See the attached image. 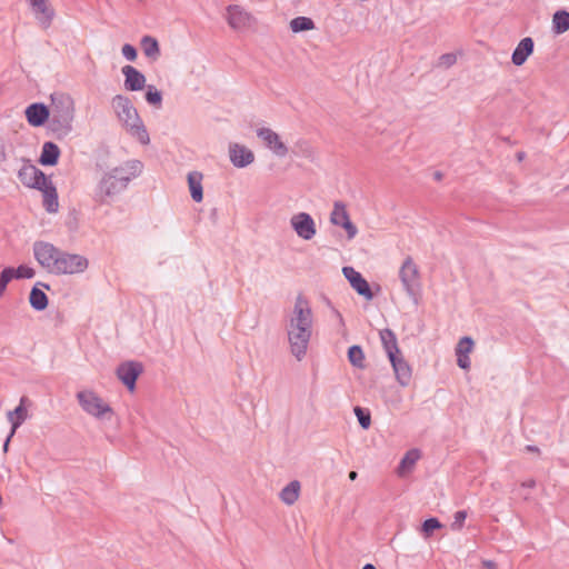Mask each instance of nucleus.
I'll use <instances>...</instances> for the list:
<instances>
[{"instance_id": "nucleus-1", "label": "nucleus", "mask_w": 569, "mask_h": 569, "mask_svg": "<svg viewBox=\"0 0 569 569\" xmlns=\"http://www.w3.org/2000/svg\"><path fill=\"white\" fill-rule=\"evenodd\" d=\"M312 326L313 312L310 302L303 295H298L286 325L290 352L297 361H301L307 355Z\"/></svg>"}, {"instance_id": "nucleus-2", "label": "nucleus", "mask_w": 569, "mask_h": 569, "mask_svg": "<svg viewBox=\"0 0 569 569\" xmlns=\"http://www.w3.org/2000/svg\"><path fill=\"white\" fill-rule=\"evenodd\" d=\"M142 171L143 163L137 159H129L106 170L94 187L93 200L99 204H111Z\"/></svg>"}, {"instance_id": "nucleus-3", "label": "nucleus", "mask_w": 569, "mask_h": 569, "mask_svg": "<svg viewBox=\"0 0 569 569\" xmlns=\"http://www.w3.org/2000/svg\"><path fill=\"white\" fill-rule=\"evenodd\" d=\"M111 108L119 122L131 137L137 139L141 144H148L150 142L147 128L133 103L127 96L116 94L111 99Z\"/></svg>"}, {"instance_id": "nucleus-4", "label": "nucleus", "mask_w": 569, "mask_h": 569, "mask_svg": "<svg viewBox=\"0 0 569 569\" xmlns=\"http://www.w3.org/2000/svg\"><path fill=\"white\" fill-rule=\"evenodd\" d=\"M49 128L59 134H68L74 118V101L66 93L51 96Z\"/></svg>"}, {"instance_id": "nucleus-5", "label": "nucleus", "mask_w": 569, "mask_h": 569, "mask_svg": "<svg viewBox=\"0 0 569 569\" xmlns=\"http://www.w3.org/2000/svg\"><path fill=\"white\" fill-rule=\"evenodd\" d=\"M399 279L406 293L417 306L421 293V281L418 266L411 257H407L402 262L399 269Z\"/></svg>"}, {"instance_id": "nucleus-6", "label": "nucleus", "mask_w": 569, "mask_h": 569, "mask_svg": "<svg viewBox=\"0 0 569 569\" xmlns=\"http://www.w3.org/2000/svg\"><path fill=\"white\" fill-rule=\"evenodd\" d=\"M77 399L83 411L98 419H102L107 415H113L112 408L91 390L79 391L77 393ZM110 418L111 417L108 419Z\"/></svg>"}, {"instance_id": "nucleus-7", "label": "nucleus", "mask_w": 569, "mask_h": 569, "mask_svg": "<svg viewBox=\"0 0 569 569\" xmlns=\"http://www.w3.org/2000/svg\"><path fill=\"white\" fill-rule=\"evenodd\" d=\"M88 264L89 261L86 257L61 250L52 273L58 276L81 273L88 268Z\"/></svg>"}, {"instance_id": "nucleus-8", "label": "nucleus", "mask_w": 569, "mask_h": 569, "mask_svg": "<svg viewBox=\"0 0 569 569\" xmlns=\"http://www.w3.org/2000/svg\"><path fill=\"white\" fill-rule=\"evenodd\" d=\"M61 253V250L52 243L46 241H36L33 243V256L38 263L52 273L56 262Z\"/></svg>"}, {"instance_id": "nucleus-9", "label": "nucleus", "mask_w": 569, "mask_h": 569, "mask_svg": "<svg viewBox=\"0 0 569 569\" xmlns=\"http://www.w3.org/2000/svg\"><path fill=\"white\" fill-rule=\"evenodd\" d=\"M21 183L28 188L39 190L49 178L36 166L26 162L18 171Z\"/></svg>"}, {"instance_id": "nucleus-10", "label": "nucleus", "mask_w": 569, "mask_h": 569, "mask_svg": "<svg viewBox=\"0 0 569 569\" xmlns=\"http://www.w3.org/2000/svg\"><path fill=\"white\" fill-rule=\"evenodd\" d=\"M290 224L297 236L303 240H311L317 233L315 220L307 212L293 214L290 219Z\"/></svg>"}, {"instance_id": "nucleus-11", "label": "nucleus", "mask_w": 569, "mask_h": 569, "mask_svg": "<svg viewBox=\"0 0 569 569\" xmlns=\"http://www.w3.org/2000/svg\"><path fill=\"white\" fill-rule=\"evenodd\" d=\"M330 222L335 226L342 227L347 232L348 239H353L358 233L357 227L349 218L346 206L340 201H337L333 204V209L330 214Z\"/></svg>"}, {"instance_id": "nucleus-12", "label": "nucleus", "mask_w": 569, "mask_h": 569, "mask_svg": "<svg viewBox=\"0 0 569 569\" xmlns=\"http://www.w3.org/2000/svg\"><path fill=\"white\" fill-rule=\"evenodd\" d=\"M142 372V366L136 361H126L119 365L117 368L118 379L132 391L136 388V381L139 375Z\"/></svg>"}, {"instance_id": "nucleus-13", "label": "nucleus", "mask_w": 569, "mask_h": 569, "mask_svg": "<svg viewBox=\"0 0 569 569\" xmlns=\"http://www.w3.org/2000/svg\"><path fill=\"white\" fill-rule=\"evenodd\" d=\"M226 19L228 24L234 30L249 28L252 21L251 14L238 4L227 7Z\"/></svg>"}, {"instance_id": "nucleus-14", "label": "nucleus", "mask_w": 569, "mask_h": 569, "mask_svg": "<svg viewBox=\"0 0 569 569\" xmlns=\"http://www.w3.org/2000/svg\"><path fill=\"white\" fill-rule=\"evenodd\" d=\"M342 273L358 295L365 297L367 300H371L373 298V293L368 281L362 277L360 272L355 270V268L343 267Z\"/></svg>"}, {"instance_id": "nucleus-15", "label": "nucleus", "mask_w": 569, "mask_h": 569, "mask_svg": "<svg viewBox=\"0 0 569 569\" xmlns=\"http://www.w3.org/2000/svg\"><path fill=\"white\" fill-rule=\"evenodd\" d=\"M257 136L260 138L266 147L270 149L277 157H286L288 153L287 146L281 141L279 134L270 128H260L257 130Z\"/></svg>"}, {"instance_id": "nucleus-16", "label": "nucleus", "mask_w": 569, "mask_h": 569, "mask_svg": "<svg viewBox=\"0 0 569 569\" xmlns=\"http://www.w3.org/2000/svg\"><path fill=\"white\" fill-rule=\"evenodd\" d=\"M229 158L236 168H246L254 161L253 152L239 143L229 144Z\"/></svg>"}, {"instance_id": "nucleus-17", "label": "nucleus", "mask_w": 569, "mask_h": 569, "mask_svg": "<svg viewBox=\"0 0 569 569\" xmlns=\"http://www.w3.org/2000/svg\"><path fill=\"white\" fill-rule=\"evenodd\" d=\"M29 3L40 26L44 29L49 28L54 17V10L48 0H29Z\"/></svg>"}, {"instance_id": "nucleus-18", "label": "nucleus", "mask_w": 569, "mask_h": 569, "mask_svg": "<svg viewBox=\"0 0 569 569\" xmlns=\"http://www.w3.org/2000/svg\"><path fill=\"white\" fill-rule=\"evenodd\" d=\"M26 118L32 127H41L46 121L50 120V110L43 103L36 102L27 107Z\"/></svg>"}, {"instance_id": "nucleus-19", "label": "nucleus", "mask_w": 569, "mask_h": 569, "mask_svg": "<svg viewBox=\"0 0 569 569\" xmlns=\"http://www.w3.org/2000/svg\"><path fill=\"white\" fill-rule=\"evenodd\" d=\"M124 76V88L129 91H139L146 87V77L142 72L132 66L122 67Z\"/></svg>"}, {"instance_id": "nucleus-20", "label": "nucleus", "mask_w": 569, "mask_h": 569, "mask_svg": "<svg viewBox=\"0 0 569 569\" xmlns=\"http://www.w3.org/2000/svg\"><path fill=\"white\" fill-rule=\"evenodd\" d=\"M390 362L397 381L402 387H407L410 383L412 376L411 367L409 363L403 359L401 355L390 359Z\"/></svg>"}, {"instance_id": "nucleus-21", "label": "nucleus", "mask_w": 569, "mask_h": 569, "mask_svg": "<svg viewBox=\"0 0 569 569\" xmlns=\"http://www.w3.org/2000/svg\"><path fill=\"white\" fill-rule=\"evenodd\" d=\"M533 40L530 37L521 39L512 52V63L518 67L522 66L528 57L533 52Z\"/></svg>"}, {"instance_id": "nucleus-22", "label": "nucleus", "mask_w": 569, "mask_h": 569, "mask_svg": "<svg viewBox=\"0 0 569 569\" xmlns=\"http://www.w3.org/2000/svg\"><path fill=\"white\" fill-rule=\"evenodd\" d=\"M43 194V207L50 213L57 212L59 208L57 189L49 179L40 189Z\"/></svg>"}, {"instance_id": "nucleus-23", "label": "nucleus", "mask_w": 569, "mask_h": 569, "mask_svg": "<svg viewBox=\"0 0 569 569\" xmlns=\"http://www.w3.org/2000/svg\"><path fill=\"white\" fill-rule=\"evenodd\" d=\"M379 336L389 360L401 355L398 348L397 337L392 330H380Z\"/></svg>"}, {"instance_id": "nucleus-24", "label": "nucleus", "mask_w": 569, "mask_h": 569, "mask_svg": "<svg viewBox=\"0 0 569 569\" xmlns=\"http://www.w3.org/2000/svg\"><path fill=\"white\" fill-rule=\"evenodd\" d=\"M59 156H60L59 147L54 142L47 141L42 146L39 162L42 166H54L58 162Z\"/></svg>"}, {"instance_id": "nucleus-25", "label": "nucleus", "mask_w": 569, "mask_h": 569, "mask_svg": "<svg viewBox=\"0 0 569 569\" xmlns=\"http://www.w3.org/2000/svg\"><path fill=\"white\" fill-rule=\"evenodd\" d=\"M27 401L26 397L20 399L19 406L13 410L8 412V420L11 423V436L14 435L16 430L27 419V409L24 408V402Z\"/></svg>"}, {"instance_id": "nucleus-26", "label": "nucleus", "mask_w": 569, "mask_h": 569, "mask_svg": "<svg viewBox=\"0 0 569 569\" xmlns=\"http://www.w3.org/2000/svg\"><path fill=\"white\" fill-rule=\"evenodd\" d=\"M420 459V451L418 449H410L406 452V455L402 457L397 473L399 477H405L407 473H409L417 461Z\"/></svg>"}, {"instance_id": "nucleus-27", "label": "nucleus", "mask_w": 569, "mask_h": 569, "mask_svg": "<svg viewBox=\"0 0 569 569\" xmlns=\"http://www.w3.org/2000/svg\"><path fill=\"white\" fill-rule=\"evenodd\" d=\"M202 173L198 171H192L188 173V184L190 189L191 198L196 202H200L203 199L202 192Z\"/></svg>"}, {"instance_id": "nucleus-28", "label": "nucleus", "mask_w": 569, "mask_h": 569, "mask_svg": "<svg viewBox=\"0 0 569 569\" xmlns=\"http://www.w3.org/2000/svg\"><path fill=\"white\" fill-rule=\"evenodd\" d=\"M300 482L298 480H293L289 482L279 493L281 501L288 506L293 505L300 495Z\"/></svg>"}, {"instance_id": "nucleus-29", "label": "nucleus", "mask_w": 569, "mask_h": 569, "mask_svg": "<svg viewBox=\"0 0 569 569\" xmlns=\"http://www.w3.org/2000/svg\"><path fill=\"white\" fill-rule=\"evenodd\" d=\"M568 30H569V12L566 10L556 11L552 17V31L556 34H561Z\"/></svg>"}, {"instance_id": "nucleus-30", "label": "nucleus", "mask_w": 569, "mask_h": 569, "mask_svg": "<svg viewBox=\"0 0 569 569\" xmlns=\"http://www.w3.org/2000/svg\"><path fill=\"white\" fill-rule=\"evenodd\" d=\"M29 302L34 310L42 311L48 306V297L41 289L34 286L31 289Z\"/></svg>"}, {"instance_id": "nucleus-31", "label": "nucleus", "mask_w": 569, "mask_h": 569, "mask_svg": "<svg viewBox=\"0 0 569 569\" xmlns=\"http://www.w3.org/2000/svg\"><path fill=\"white\" fill-rule=\"evenodd\" d=\"M141 47L146 57L150 59L156 60L160 54L158 41L150 36H146L142 38Z\"/></svg>"}, {"instance_id": "nucleus-32", "label": "nucleus", "mask_w": 569, "mask_h": 569, "mask_svg": "<svg viewBox=\"0 0 569 569\" xmlns=\"http://www.w3.org/2000/svg\"><path fill=\"white\" fill-rule=\"evenodd\" d=\"M348 360L353 367L358 369H363L366 367L365 353L360 346L355 345L349 348Z\"/></svg>"}, {"instance_id": "nucleus-33", "label": "nucleus", "mask_w": 569, "mask_h": 569, "mask_svg": "<svg viewBox=\"0 0 569 569\" xmlns=\"http://www.w3.org/2000/svg\"><path fill=\"white\" fill-rule=\"evenodd\" d=\"M290 28L293 32L308 31L315 28V23L308 17H297L290 21Z\"/></svg>"}, {"instance_id": "nucleus-34", "label": "nucleus", "mask_w": 569, "mask_h": 569, "mask_svg": "<svg viewBox=\"0 0 569 569\" xmlns=\"http://www.w3.org/2000/svg\"><path fill=\"white\" fill-rule=\"evenodd\" d=\"M146 100L149 104L157 108L161 107L162 93L152 84L147 86Z\"/></svg>"}, {"instance_id": "nucleus-35", "label": "nucleus", "mask_w": 569, "mask_h": 569, "mask_svg": "<svg viewBox=\"0 0 569 569\" xmlns=\"http://www.w3.org/2000/svg\"><path fill=\"white\" fill-rule=\"evenodd\" d=\"M353 411L361 428L368 429L371 425V415L369 410L357 406L355 407Z\"/></svg>"}, {"instance_id": "nucleus-36", "label": "nucleus", "mask_w": 569, "mask_h": 569, "mask_svg": "<svg viewBox=\"0 0 569 569\" xmlns=\"http://www.w3.org/2000/svg\"><path fill=\"white\" fill-rule=\"evenodd\" d=\"M473 348V340L470 337H463L456 347V355L469 356Z\"/></svg>"}, {"instance_id": "nucleus-37", "label": "nucleus", "mask_w": 569, "mask_h": 569, "mask_svg": "<svg viewBox=\"0 0 569 569\" xmlns=\"http://www.w3.org/2000/svg\"><path fill=\"white\" fill-rule=\"evenodd\" d=\"M14 279L13 268L7 267L0 272V296H2L7 289L8 283Z\"/></svg>"}, {"instance_id": "nucleus-38", "label": "nucleus", "mask_w": 569, "mask_h": 569, "mask_svg": "<svg viewBox=\"0 0 569 569\" xmlns=\"http://www.w3.org/2000/svg\"><path fill=\"white\" fill-rule=\"evenodd\" d=\"M442 527L441 522L437 518H429L423 521L421 530L426 537H430L435 530Z\"/></svg>"}, {"instance_id": "nucleus-39", "label": "nucleus", "mask_w": 569, "mask_h": 569, "mask_svg": "<svg viewBox=\"0 0 569 569\" xmlns=\"http://www.w3.org/2000/svg\"><path fill=\"white\" fill-rule=\"evenodd\" d=\"M13 273L16 279H31L36 274L31 267L24 264L19 266L17 269L13 268Z\"/></svg>"}, {"instance_id": "nucleus-40", "label": "nucleus", "mask_w": 569, "mask_h": 569, "mask_svg": "<svg viewBox=\"0 0 569 569\" xmlns=\"http://www.w3.org/2000/svg\"><path fill=\"white\" fill-rule=\"evenodd\" d=\"M467 518V511L459 510L453 516V521L451 523L452 530H460L463 527L465 520Z\"/></svg>"}, {"instance_id": "nucleus-41", "label": "nucleus", "mask_w": 569, "mask_h": 569, "mask_svg": "<svg viewBox=\"0 0 569 569\" xmlns=\"http://www.w3.org/2000/svg\"><path fill=\"white\" fill-rule=\"evenodd\" d=\"M121 52L122 56L129 61H133L137 58V50L131 44H124L121 49Z\"/></svg>"}, {"instance_id": "nucleus-42", "label": "nucleus", "mask_w": 569, "mask_h": 569, "mask_svg": "<svg viewBox=\"0 0 569 569\" xmlns=\"http://www.w3.org/2000/svg\"><path fill=\"white\" fill-rule=\"evenodd\" d=\"M457 61V57L453 53H445L439 58L440 66L446 68L451 67Z\"/></svg>"}, {"instance_id": "nucleus-43", "label": "nucleus", "mask_w": 569, "mask_h": 569, "mask_svg": "<svg viewBox=\"0 0 569 569\" xmlns=\"http://www.w3.org/2000/svg\"><path fill=\"white\" fill-rule=\"evenodd\" d=\"M456 356H457V365L461 369H469L470 368L469 356H463V355H456Z\"/></svg>"}, {"instance_id": "nucleus-44", "label": "nucleus", "mask_w": 569, "mask_h": 569, "mask_svg": "<svg viewBox=\"0 0 569 569\" xmlns=\"http://www.w3.org/2000/svg\"><path fill=\"white\" fill-rule=\"evenodd\" d=\"M535 486H536V481L533 479H529V480L522 482V487H526V488H533Z\"/></svg>"}, {"instance_id": "nucleus-45", "label": "nucleus", "mask_w": 569, "mask_h": 569, "mask_svg": "<svg viewBox=\"0 0 569 569\" xmlns=\"http://www.w3.org/2000/svg\"><path fill=\"white\" fill-rule=\"evenodd\" d=\"M483 566L489 568V569L496 568V563L493 561H491V560H485L483 561Z\"/></svg>"}, {"instance_id": "nucleus-46", "label": "nucleus", "mask_w": 569, "mask_h": 569, "mask_svg": "<svg viewBox=\"0 0 569 569\" xmlns=\"http://www.w3.org/2000/svg\"><path fill=\"white\" fill-rule=\"evenodd\" d=\"M13 436H11V432L9 433V436L7 437L6 441H4V445H3V450L7 451L8 450V447H9V442H10V439L12 438Z\"/></svg>"}, {"instance_id": "nucleus-47", "label": "nucleus", "mask_w": 569, "mask_h": 569, "mask_svg": "<svg viewBox=\"0 0 569 569\" xmlns=\"http://www.w3.org/2000/svg\"><path fill=\"white\" fill-rule=\"evenodd\" d=\"M358 477V473L356 471H350L349 475H348V478L353 481L356 480Z\"/></svg>"}, {"instance_id": "nucleus-48", "label": "nucleus", "mask_w": 569, "mask_h": 569, "mask_svg": "<svg viewBox=\"0 0 569 569\" xmlns=\"http://www.w3.org/2000/svg\"><path fill=\"white\" fill-rule=\"evenodd\" d=\"M6 160V152L3 149H0V161H4Z\"/></svg>"}, {"instance_id": "nucleus-49", "label": "nucleus", "mask_w": 569, "mask_h": 569, "mask_svg": "<svg viewBox=\"0 0 569 569\" xmlns=\"http://www.w3.org/2000/svg\"><path fill=\"white\" fill-rule=\"evenodd\" d=\"M441 178H442L441 172H439V171L435 172V179L436 180H441Z\"/></svg>"}, {"instance_id": "nucleus-50", "label": "nucleus", "mask_w": 569, "mask_h": 569, "mask_svg": "<svg viewBox=\"0 0 569 569\" xmlns=\"http://www.w3.org/2000/svg\"><path fill=\"white\" fill-rule=\"evenodd\" d=\"M527 450L536 452V451H538V448L533 447V446H527Z\"/></svg>"}, {"instance_id": "nucleus-51", "label": "nucleus", "mask_w": 569, "mask_h": 569, "mask_svg": "<svg viewBox=\"0 0 569 569\" xmlns=\"http://www.w3.org/2000/svg\"><path fill=\"white\" fill-rule=\"evenodd\" d=\"M362 569H376V567L371 563H367L362 567Z\"/></svg>"}, {"instance_id": "nucleus-52", "label": "nucleus", "mask_w": 569, "mask_h": 569, "mask_svg": "<svg viewBox=\"0 0 569 569\" xmlns=\"http://www.w3.org/2000/svg\"><path fill=\"white\" fill-rule=\"evenodd\" d=\"M39 284L43 286L46 289H49L48 284H44V283H41V282H39Z\"/></svg>"}, {"instance_id": "nucleus-53", "label": "nucleus", "mask_w": 569, "mask_h": 569, "mask_svg": "<svg viewBox=\"0 0 569 569\" xmlns=\"http://www.w3.org/2000/svg\"><path fill=\"white\" fill-rule=\"evenodd\" d=\"M518 158H519V160H521L522 159V153H519Z\"/></svg>"}]
</instances>
